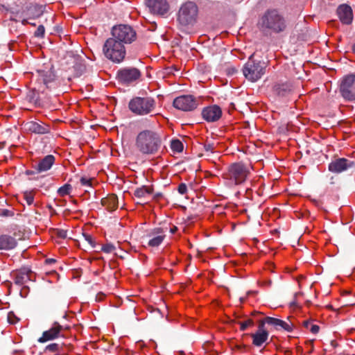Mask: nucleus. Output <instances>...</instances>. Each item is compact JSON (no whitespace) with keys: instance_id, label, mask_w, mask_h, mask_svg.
I'll return each instance as SVG.
<instances>
[{"instance_id":"nucleus-1","label":"nucleus","mask_w":355,"mask_h":355,"mask_svg":"<svg viewBox=\"0 0 355 355\" xmlns=\"http://www.w3.org/2000/svg\"><path fill=\"white\" fill-rule=\"evenodd\" d=\"M161 146V137L154 130H142L136 137L135 147L142 155H155L159 152Z\"/></svg>"},{"instance_id":"nucleus-2","label":"nucleus","mask_w":355,"mask_h":355,"mask_svg":"<svg viewBox=\"0 0 355 355\" xmlns=\"http://www.w3.org/2000/svg\"><path fill=\"white\" fill-rule=\"evenodd\" d=\"M259 25L261 31L266 34L281 33L287 28L285 17L275 9L267 10L261 17Z\"/></svg>"},{"instance_id":"nucleus-3","label":"nucleus","mask_w":355,"mask_h":355,"mask_svg":"<svg viewBox=\"0 0 355 355\" xmlns=\"http://www.w3.org/2000/svg\"><path fill=\"white\" fill-rule=\"evenodd\" d=\"M35 84L42 94L48 95L60 87V82L55 74L53 66L36 70Z\"/></svg>"},{"instance_id":"nucleus-4","label":"nucleus","mask_w":355,"mask_h":355,"mask_svg":"<svg viewBox=\"0 0 355 355\" xmlns=\"http://www.w3.org/2000/svg\"><path fill=\"white\" fill-rule=\"evenodd\" d=\"M128 108L135 115H148L155 111L156 101L150 96H135L129 101Z\"/></svg>"},{"instance_id":"nucleus-5","label":"nucleus","mask_w":355,"mask_h":355,"mask_svg":"<svg viewBox=\"0 0 355 355\" xmlns=\"http://www.w3.org/2000/svg\"><path fill=\"white\" fill-rule=\"evenodd\" d=\"M105 56L116 63H120L125 58L126 51L125 46L113 37L108 38L103 45Z\"/></svg>"},{"instance_id":"nucleus-6","label":"nucleus","mask_w":355,"mask_h":355,"mask_svg":"<svg viewBox=\"0 0 355 355\" xmlns=\"http://www.w3.org/2000/svg\"><path fill=\"white\" fill-rule=\"evenodd\" d=\"M252 54L248 62L243 67V73L246 79L251 82H256L265 73L266 63L260 60H255Z\"/></svg>"},{"instance_id":"nucleus-7","label":"nucleus","mask_w":355,"mask_h":355,"mask_svg":"<svg viewBox=\"0 0 355 355\" xmlns=\"http://www.w3.org/2000/svg\"><path fill=\"white\" fill-rule=\"evenodd\" d=\"M198 12V8L195 3L186 2L179 10L178 21L182 26L193 25L196 21Z\"/></svg>"},{"instance_id":"nucleus-8","label":"nucleus","mask_w":355,"mask_h":355,"mask_svg":"<svg viewBox=\"0 0 355 355\" xmlns=\"http://www.w3.org/2000/svg\"><path fill=\"white\" fill-rule=\"evenodd\" d=\"M112 37L120 43L125 44H131L137 39V33L135 29L127 24H119L112 27Z\"/></svg>"},{"instance_id":"nucleus-9","label":"nucleus","mask_w":355,"mask_h":355,"mask_svg":"<svg viewBox=\"0 0 355 355\" xmlns=\"http://www.w3.org/2000/svg\"><path fill=\"white\" fill-rule=\"evenodd\" d=\"M141 76V71L135 67H123L119 69L116 73L118 81L126 86L135 84Z\"/></svg>"},{"instance_id":"nucleus-10","label":"nucleus","mask_w":355,"mask_h":355,"mask_svg":"<svg viewBox=\"0 0 355 355\" xmlns=\"http://www.w3.org/2000/svg\"><path fill=\"white\" fill-rule=\"evenodd\" d=\"M246 166L241 162L234 163L228 167L226 178L233 181L236 184L244 182L248 175Z\"/></svg>"},{"instance_id":"nucleus-11","label":"nucleus","mask_w":355,"mask_h":355,"mask_svg":"<svg viewBox=\"0 0 355 355\" xmlns=\"http://www.w3.org/2000/svg\"><path fill=\"white\" fill-rule=\"evenodd\" d=\"M340 93L345 101H355V75L349 74L343 78L340 85Z\"/></svg>"},{"instance_id":"nucleus-12","label":"nucleus","mask_w":355,"mask_h":355,"mask_svg":"<svg viewBox=\"0 0 355 355\" xmlns=\"http://www.w3.org/2000/svg\"><path fill=\"white\" fill-rule=\"evenodd\" d=\"M200 99L193 95H183L175 98L173 106L180 110L189 112L194 110L199 105Z\"/></svg>"},{"instance_id":"nucleus-13","label":"nucleus","mask_w":355,"mask_h":355,"mask_svg":"<svg viewBox=\"0 0 355 355\" xmlns=\"http://www.w3.org/2000/svg\"><path fill=\"white\" fill-rule=\"evenodd\" d=\"M69 329V327L68 326H63L58 322H54L49 329L43 331L42 336L38 338L37 341L40 343H44L59 337H64L62 334V331Z\"/></svg>"},{"instance_id":"nucleus-14","label":"nucleus","mask_w":355,"mask_h":355,"mask_svg":"<svg viewBox=\"0 0 355 355\" xmlns=\"http://www.w3.org/2000/svg\"><path fill=\"white\" fill-rule=\"evenodd\" d=\"M355 167V162L346 158H337L329 164V171L334 173H340Z\"/></svg>"},{"instance_id":"nucleus-15","label":"nucleus","mask_w":355,"mask_h":355,"mask_svg":"<svg viewBox=\"0 0 355 355\" xmlns=\"http://www.w3.org/2000/svg\"><path fill=\"white\" fill-rule=\"evenodd\" d=\"M146 4L151 13L163 16L169 9L166 0H146Z\"/></svg>"},{"instance_id":"nucleus-16","label":"nucleus","mask_w":355,"mask_h":355,"mask_svg":"<svg viewBox=\"0 0 355 355\" xmlns=\"http://www.w3.org/2000/svg\"><path fill=\"white\" fill-rule=\"evenodd\" d=\"M149 239L148 245L150 247H158L164 240L166 235L163 228L156 227L151 230L146 235Z\"/></svg>"},{"instance_id":"nucleus-17","label":"nucleus","mask_w":355,"mask_h":355,"mask_svg":"<svg viewBox=\"0 0 355 355\" xmlns=\"http://www.w3.org/2000/svg\"><path fill=\"white\" fill-rule=\"evenodd\" d=\"M202 118L207 122H215L222 116L221 108L216 105L205 107L202 111Z\"/></svg>"},{"instance_id":"nucleus-18","label":"nucleus","mask_w":355,"mask_h":355,"mask_svg":"<svg viewBox=\"0 0 355 355\" xmlns=\"http://www.w3.org/2000/svg\"><path fill=\"white\" fill-rule=\"evenodd\" d=\"M32 271L30 268L24 267L12 273L14 282L18 286H23L31 279Z\"/></svg>"},{"instance_id":"nucleus-19","label":"nucleus","mask_w":355,"mask_h":355,"mask_svg":"<svg viewBox=\"0 0 355 355\" xmlns=\"http://www.w3.org/2000/svg\"><path fill=\"white\" fill-rule=\"evenodd\" d=\"M25 128L31 133L38 135H44L50 132L49 125L43 122L28 121L25 124Z\"/></svg>"},{"instance_id":"nucleus-20","label":"nucleus","mask_w":355,"mask_h":355,"mask_svg":"<svg viewBox=\"0 0 355 355\" xmlns=\"http://www.w3.org/2000/svg\"><path fill=\"white\" fill-rule=\"evenodd\" d=\"M44 8L42 5L30 3L23 8L22 14L29 19H35L43 14Z\"/></svg>"},{"instance_id":"nucleus-21","label":"nucleus","mask_w":355,"mask_h":355,"mask_svg":"<svg viewBox=\"0 0 355 355\" xmlns=\"http://www.w3.org/2000/svg\"><path fill=\"white\" fill-rule=\"evenodd\" d=\"M337 15L343 24H350L353 19L352 8L347 4L340 5L336 10Z\"/></svg>"},{"instance_id":"nucleus-22","label":"nucleus","mask_w":355,"mask_h":355,"mask_svg":"<svg viewBox=\"0 0 355 355\" xmlns=\"http://www.w3.org/2000/svg\"><path fill=\"white\" fill-rule=\"evenodd\" d=\"M293 85L289 81L277 83L272 87L273 93L280 97L286 96L293 92Z\"/></svg>"},{"instance_id":"nucleus-23","label":"nucleus","mask_w":355,"mask_h":355,"mask_svg":"<svg viewBox=\"0 0 355 355\" xmlns=\"http://www.w3.org/2000/svg\"><path fill=\"white\" fill-rule=\"evenodd\" d=\"M268 325H271L276 330H284L291 332L293 329V324L291 322H287L284 320L268 316L267 321Z\"/></svg>"},{"instance_id":"nucleus-24","label":"nucleus","mask_w":355,"mask_h":355,"mask_svg":"<svg viewBox=\"0 0 355 355\" xmlns=\"http://www.w3.org/2000/svg\"><path fill=\"white\" fill-rule=\"evenodd\" d=\"M17 245V240L15 237L8 234L0 236V250H10L14 249Z\"/></svg>"},{"instance_id":"nucleus-25","label":"nucleus","mask_w":355,"mask_h":355,"mask_svg":"<svg viewBox=\"0 0 355 355\" xmlns=\"http://www.w3.org/2000/svg\"><path fill=\"white\" fill-rule=\"evenodd\" d=\"M55 162V157L48 155L42 159L34 167L37 173H42L49 170Z\"/></svg>"},{"instance_id":"nucleus-26","label":"nucleus","mask_w":355,"mask_h":355,"mask_svg":"<svg viewBox=\"0 0 355 355\" xmlns=\"http://www.w3.org/2000/svg\"><path fill=\"white\" fill-rule=\"evenodd\" d=\"M40 94H42L38 90V86L36 85L33 89L30 90L26 94V98L28 102L33 103L35 107H44V101L40 96Z\"/></svg>"},{"instance_id":"nucleus-27","label":"nucleus","mask_w":355,"mask_h":355,"mask_svg":"<svg viewBox=\"0 0 355 355\" xmlns=\"http://www.w3.org/2000/svg\"><path fill=\"white\" fill-rule=\"evenodd\" d=\"M250 336L252 338V345L259 347L268 340L269 333L268 331H256L254 334H251Z\"/></svg>"},{"instance_id":"nucleus-28","label":"nucleus","mask_w":355,"mask_h":355,"mask_svg":"<svg viewBox=\"0 0 355 355\" xmlns=\"http://www.w3.org/2000/svg\"><path fill=\"white\" fill-rule=\"evenodd\" d=\"M101 204L107 210L112 211L118 207V198L115 194H111L101 200Z\"/></svg>"},{"instance_id":"nucleus-29","label":"nucleus","mask_w":355,"mask_h":355,"mask_svg":"<svg viewBox=\"0 0 355 355\" xmlns=\"http://www.w3.org/2000/svg\"><path fill=\"white\" fill-rule=\"evenodd\" d=\"M261 315H263V313L259 311H253L251 313L252 317L254 318V321L258 323V329L257 330V331H268L265 329L266 324H268V322H266L268 317L259 318L258 316Z\"/></svg>"},{"instance_id":"nucleus-30","label":"nucleus","mask_w":355,"mask_h":355,"mask_svg":"<svg viewBox=\"0 0 355 355\" xmlns=\"http://www.w3.org/2000/svg\"><path fill=\"white\" fill-rule=\"evenodd\" d=\"M152 193L153 189L146 186H143L141 187L136 189L134 192V195L137 198L141 199L146 198L147 196L150 195Z\"/></svg>"},{"instance_id":"nucleus-31","label":"nucleus","mask_w":355,"mask_h":355,"mask_svg":"<svg viewBox=\"0 0 355 355\" xmlns=\"http://www.w3.org/2000/svg\"><path fill=\"white\" fill-rule=\"evenodd\" d=\"M171 148L173 152L180 153L183 150V144L179 139H173L171 143Z\"/></svg>"},{"instance_id":"nucleus-32","label":"nucleus","mask_w":355,"mask_h":355,"mask_svg":"<svg viewBox=\"0 0 355 355\" xmlns=\"http://www.w3.org/2000/svg\"><path fill=\"white\" fill-rule=\"evenodd\" d=\"M254 320L253 318H248L245 321H239L237 323L240 325L241 331H245L248 327H252L254 324Z\"/></svg>"},{"instance_id":"nucleus-33","label":"nucleus","mask_w":355,"mask_h":355,"mask_svg":"<svg viewBox=\"0 0 355 355\" xmlns=\"http://www.w3.org/2000/svg\"><path fill=\"white\" fill-rule=\"evenodd\" d=\"M72 187L69 184H65L62 187H60L58 190V193L60 196H64L70 193Z\"/></svg>"},{"instance_id":"nucleus-34","label":"nucleus","mask_w":355,"mask_h":355,"mask_svg":"<svg viewBox=\"0 0 355 355\" xmlns=\"http://www.w3.org/2000/svg\"><path fill=\"white\" fill-rule=\"evenodd\" d=\"M24 198L28 205H31L34 201V194L33 191H25L24 193Z\"/></svg>"},{"instance_id":"nucleus-35","label":"nucleus","mask_w":355,"mask_h":355,"mask_svg":"<svg viewBox=\"0 0 355 355\" xmlns=\"http://www.w3.org/2000/svg\"><path fill=\"white\" fill-rule=\"evenodd\" d=\"M15 215L14 209H8L0 208V216L2 217H12Z\"/></svg>"},{"instance_id":"nucleus-36","label":"nucleus","mask_w":355,"mask_h":355,"mask_svg":"<svg viewBox=\"0 0 355 355\" xmlns=\"http://www.w3.org/2000/svg\"><path fill=\"white\" fill-rule=\"evenodd\" d=\"M7 320L10 324H15L19 322V318L12 311H10L7 315Z\"/></svg>"},{"instance_id":"nucleus-37","label":"nucleus","mask_w":355,"mask_h":355,"mask_svg":"<svg viewBox=\"0 0 355 355\" xmlns=\"http://www.w3.org/2000/svg\"><path fill=\"white\" fill-rule=\"evenodd\" d=\"M116 247L112 243H107L101 247V250L105 253L114 252Z\"/></svg>"},{"instance_id":"nucleus-38","label":"nucleus","mask_w":355,"mask_h":355,"mask_svg":"<svg viewBox=\"0 0 355 355\" xmlns=\"http://www.w3.org/2000/svg\"><path fill=\"white\" fill-rule=\"evenodd\" d=\"M45 28L43 25H40L35 32L34 33V35L36 37L42 38L44 37Z\"/></svg>"},{"instance_id":"nucleus-39","label":"nucleus","mask_w":355,"mask_h":355,"mask_svg":"<svg viewBox=\"0 0 355 355\" xmlns=\"http://www.w3.org/2000/svg\"><path fill=\"white\" fill-rule=\"evenodd\" d=\"M203 148L205 152L212 153L214 151L215 146L214 143L206 142L203 146Z\"/></svg>"},{"instance_id":"nucleus-40","label":"nucleus","mask_w":355,"mask_h":355,"mask_svg":"<svg viewBox=\"0 0 355 355\" xmlns=\"http://www.w3.org/2000/svg\"><path fill=\"white\" fill-rule=\"evenodd\" d=\"M73 68L77 70V72H76V76H80L82 75V73L85 71V67L81 64H77L76 65H75L73 67Z\"/></svg>"},{"instance_id":"nucleus-41","label":"nucleus","mask_w":355,"mask_h":355,"mask_svg":"<svg viewBox=\"0 0 355 355\" xmlns=\"http://www.w3.org/2000/svg\"><path fill=\"white\" fill-rule=\"evenodd\" d=\"M83 236L85 239V241H87L88 242V243L92 247V248H94L95 247V241H94L92 236L89 234H83Z\"/></svg>"},{"instance_id":"nucleus-42","label":"nucleus","mask_w":355,"mask_h":355,"mask_svg":"<svg viewBox=\"0 0 355 355\" xmlns=\"http://www.w3.org/2000/svg\"><path fill=\"white\" fill-rule=\"evenodd\" d=\"M91 182H92V179L90 178H87L85 177H82L80 178V183L83 186H89V187H91Z\"/></svg>"},{"instance_id":"nucleus-43","label":"nucleus","mask_w":355,"mask_h":355,"mask_svg":"<svg viewBox=\"0 0 355 355\" xmlns=\"http://www.w3.org/2000/svg\"><path fill=\"white\" fill-rule=\"evenodd\" d=\"M178 190L180 194H184L187 193V187L184 183H181L179 184Z\"/></svg>"},{"instance_id":"nucleus-44","label":"nucleus","mask_w":355,"mask_h":355,"mask_svg":"<svg viewBox=\"0 0 355 355\" xmlns=\"http://www.w3.org/2000/svg\"><path fill=\"white\" fill-rule=\"evenodd\" d=\"M57 236L61 239H65L67 236V232L64 230H58Z\"/></svg>"},{"instance_id":"nucleus-45","label":"nucleus","mask_w":355,"mask_h":355,"mask_svg":"<svg viewBox=\"0 0 355 355\" xmlns=\"http://www.w3.org/2000/svg\"><path fill=\"white\" fill-rule=\"evenodd\" d=\"M319 330L320 327L317 324H311L310 327V331L314 334H318Z\"/></svg>"},{"instance_id":"nucleus-46","label":"nucleus","mask_w":355,"mask_h":355,"mask_svg":"<svg viewBox=\"0 0 355 355\" xmlns=\"http://www.w3.org/2000/svg\"><path fill=\"white\" fill-rule=\"evenodd\" d=\"M227 71L229 75H233L237 71V70L234 67H230L227 69Z\"/></svg>"},{"instance_id":"nucleus-47","label":"nucleus","mask_w":355,"mask_h":355,"mask_svg":"<svg viewBox=\"0 0 355 355\" xmlns=\"http://www.w3.org/2000/svg\"><path fill=\"white\" fill-rule=\"evenodd\" d=\"M55 262H56V260L54 259H52V258L46 259L45 260L46 264H53V263H55Z\"/></svg>"},{"instance_id":"nucleus-48","label":"nucleus","mask_w":355,"mask_h":355,"mask_svg":"<svg viewBox=\"0 0 355 355\" xmlns=\"http://www.w3.org/2000/svg\"><path fill=\"white\" fill-rule=\"evenodd\" d=\"M35 173H37L36 170L35 171L27 170L25 172V173L28 175H34V174H35Z\"/></svg>"},{"instance_id":"nucleus-49","label":"nucleus","mask_w":355,"mask_h":355,"mask_svg":"<svg viewBox=\"0 0 355 355\" xmlns=\"http://www.w3.org/2000/svg\"><path fill=\"white\" fill-rule=\"evenodd\" d=\"M161 197H162V193H157L154 194V196H153V198L155 199V200H158Z\"/></svg>"},{"instance_id":"nucleus-50","label":"nucleus","mask_w":355,"mask_h":355,"mask_svg":"<svg viewBox=\"0 0 355 355\" xmlns=\"http://www.w3.org/2000/svg\"><path fill=\"white\" fill-rule=\"evenodd\" d=\"M311 324L308 321V320H304L303 322V326L305 327V328H309V326H311Z\"/></svg>"},{"instance_id":"nucleus-51","label":"nucleus","mask_w":355,"mask_h":355,"mask_svg":"<svg viewBox=\"0 0 355 355\" xmlns=\"http://www.w3.org/2000/svg\"><path fill=\"white\" fill-rule=\"evenodd\" d=\"M177 230H178V227L176 226H173V227L171 228L170 232L171 234H174L177 232Z\"/></svg>"},{"instance_id":"nucleus-52","label":"nucleus","mask_w":355,"mask_h":355,"mask_svg":"<svg viewBox=\"0 0 355 355\" xmlns=\"http://www.w3.org/2000/svg\"><path fill=\"white\" fill-rule=\"evenodd\" d=\"M28 23H29V22L28 21V19H22V21H21V24H22L23 25H26V24H28Z\"/></svg>"},{"instance_id":"nucleus-53","label":"nucleus","mask_w":355,"mask_h":355,"mask_svg":"<svg viewBox=\"0 0 355 355\" xmlns=\"http://www.w3.org/2000/svg\"><path fill=\"white\" fill-rule=\"evenodd\" d=\"M21 233V232H19L18 233L15 232L14 236H15V237H16V236H19L18 239H19V240H20V239H21V237H19V236H20Z\"/></svg>"},{"instance_id":"nucleus-54","label":"nucleus","mask_w":355,"mask_h":355,"mask_svg":"<svg viewBox=\"0 0 355 355\" xmlns=\"http://www.w3.org/2000/svg\"><path fill=\"white\" fill-rule=\"evenodd\" d=\"M352 51L355 53V43L352 46Z\"/></svg>"},{"instance_id":"nucleus-55","label":"nucleus","mask_w":355,"mask_h":355,"mask_svg":"<svg viewBox=\"0 0 355 355\" xmlns=\"http://www.w3.org/2000/svg\"><path fill=\"white\" fill-rule=\"evenodd\" d=\"M331 345H332L334 347H336V344L335 343V341H334V340H332V341H331Z\"/></svg>"},{"instance_id":"nucleus-56","label":"nucleus","mask_w":355,"mask_h":355,"mask_svg":"<svg viewBox=\"0 0 355 355\" xmlns=\"http://www.w3.org/2000/svg\"><path fill=\"white\" fill-rule=\"evenodd\" d=\"M238 347H239V349H244L246 347H245V345H243V346H239Z\"/></svg>"},{"instance_id":"nucleus-57","label":"nucleus","mask_w":355,"mask_h":355,"mask_svg":"<svg viewBox=\"0 0 355 355\" xmlns=\"http://www.w3.org/2000/svg\"><path fill=\"white\" fill-rule=\"evenodd\" d=\"M28 24H31V26H35V23L29 22Z\"/></svg>"},{"instance_id":"nucleus-58","label":"nucleus","mask_w":355,"mask_h":355,"mask_svg":"<svg viewBox=\"0 0 355 355\" xmlns=\"http://www.w3.org/2000/svg\"><path fill=\"white\" fill-rule=\"evenodd\" d=\"M49 209H51L52 207L51 205L48 206Z\"/></svg>"},{"instance_id":"nucleus-59","label":"nucleus","mask_w":355,"mask_h":355,"mask_svg":"<svg viewBox=\"0 0 355 355\" xmlns=\"http://www.w3.org/2000/svg\"><path fill=\"white\" fill-rule=\"evenodd\" d=\"M33 76H36V73H35H35H33Z\"/></svg>"}]
</instances>
